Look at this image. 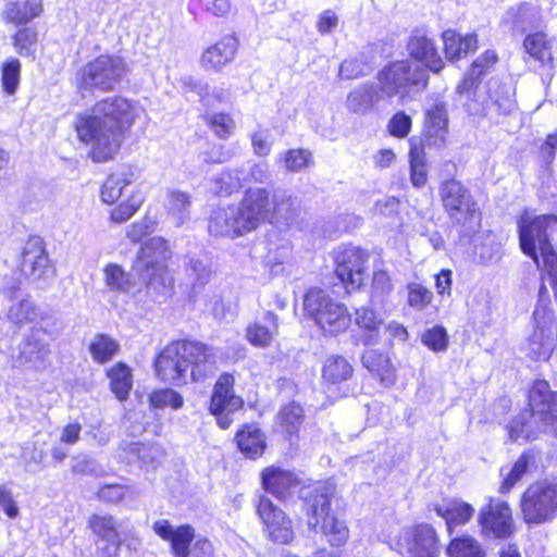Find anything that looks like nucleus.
I'll list each match as a JSON object with an SVG mask.
<instances>
[{
    "mask_svg": "<svg viewBox=\"0 0 557 557\" xmlns=\"http://www.w3.org/2000/svg\"><path fill=\"white\" fill-rule=\"evenodd\" d=\"M138 119L139 109L134 100L112 95L97 100L91 113L77 114L74 131L81 143L90 145L88 158L104 163L115 158Z\"/></svg>",
    "mask_w": 557,
    "mask_h": 557,
    "instance_id": "1",
    "label": "nucleus"
},
{
    "mask_svg": "<svg viewBox=\"0 0 557 557\" xmlns=\"http://www.w3.org/2000/svg\"><path fill=\"white\" fill-rule=\"evenodd\" d=\"M153 370L164 383H205L218 370L216 348L197 338L172 339L156 355Z\"/></svg>",
    "mask_w": 557,
    "mask_h": 557,
    "instance_id": "2",
    "label": "nucleus"
},
{
    "mask_svg": "<svg viewBox=\"0 0 557 557\" xmlns=\"http://www.w3.org/2000/svg\"><path fill=\"white\" fill-rule=\"evenodd\" d=\"M336 486L332 482H318L305 498V517L311 530H320L329 547L318 548L315 557H342L349 540L347 524L332 510Z\"/></svg>",
    "mask_w": 557,
    "mask_h": 557,
    "instance_id": "3",
    "label": "nucleus"
},
{
    "mask_svg": "<svg viewBox=\"0 0 557 557\" xmlns=\"http://www.w3.org/2000/svg\"><path fill=\"white\" fill-rule=\"evenodd\" d=\"M556 228V214L544 213L532 216L525 209L517 218V234L522 253L537 265L541 257L548 275H552L557 267V251L554 245Z\"/></svg>",
    "mask_w": 557,
    "mask_h": 557,
    "instance_id": "4",
    "label": "nucleus"
},
{
    "mask_svg": "<svg viewBox=\"0 0 557 557\" xmlns=\"http://www.w3.org/2000/svg\"><path fill=\"white\" fill-rule=\"evenodd\" d=\"M271 214L270 194L265 188L248 189L236 213L220 210L210 219L209 228L215 236L235 238L258 227Z\"/></svg>",
    "mask_w": 557,
    "mask_h": 557,
    "instance_id": "5",
    "label": "nucleus"
},
{
    "mask_svg": "<svg viewBox=\"0 0 557 557\" xmlns=\"http://www.w3.org/2000/svg\"><path fill=\"white\" fill-rule=\"evenodd\" d=\"M302 312L325 337L345 334L352 322L348 306L320 286H310L305 290Z\"/></svg>",
    "mask_w": 557,
    "mask_h": 557,
    "instance_id": "6",
    "label": "nucleus"
},
{
    "mask_svg": "<svg viewBox=\"0 0 557 557\" xmlns=\"http://www.w3.org/2000/svg\"><path fill=\"white\" fill-rule=\"evenodd\" d=\"M129 73L126 60L115 53H101L82 66L74 75L73 85L81 96L85 94L112 92Z\"/></svg>",
    "mask_w": 557,
    "mask_h": 557,
    "instance_id": "7",
    "label": "nucleus"
},
{
    "mask_svg": "<svg viewBox=\"0 0 557 557\" xmlns=\"http://www.w3.org/2000/svg\"><path fill=\"white\" fill-rule=\"evenodd\" d=\"M438 198L451 227L468 236L481 227L482 212L469 187L455 177L438 185Z\"/></svg>",
    "mask_w": 557,
    "mask_h": 557,
    "instance_id": "8",
    "label": "nucleus"
},
{
    "mask_svg": "<svg viewBox=\"0 0 557 557\" xmlns=\"http://www.w3.org/2000/svg\"><path fill=\"white\" fill-rule=\"evenodd\" d=\"M521 518L525 524H544L557 518V479L530 483L520 497Z\"/></svg>",
    "mask_w": 557,
    "mask_h": 557,
    "instance_id": "9",
    "label": "nucleus"
},
{
    "mask_svg": "<svg viewBox=\"0 0 557 557\" xmlns=\"http://www.w3.org/2000/svg\"><path fill=\"white\" fill-rule=\"evenodd\" d=\"M171 256L172 252L165 239L149 238L140 246L134 269L147 286L172 287L174 281L169 269Z\"/></svg>",
    "mask_w": 557,
    "mask_h": 557,
    "instance_id": "10",
    "label": "nucleus"
},
{
    "mask_svg": "<svg viewBox=\"0 0 557 557\" xmlns=\"http://www.w3.org/2000/svg\"><path fill=\"white\" fill-rule=\"evenodd\" d=\"M375 78L381 96L391 99L398 95H408L413 88L426 89L430 76L424 69L413 66L408 59H401L385 64Z\"/></svg>",
    "mask_w": 557,
    "mask_h": 557,
    "instance_id": "11",
    "label": "nucleus"
},
{
    "mask_svg": "<svg viewBox=\"0 0 557 557\" xmlns=\"http://www.w3.org/2000/svg\"><path fill=\"white\" fill-rule=\"evenodd\" d=\"M333 274L346 294L361 290L369 276L370 253L351 244L343 245L331 253Z\"/></svg>",
    "mask_w": 557,
    "mask_h": 557,
    "instance_id": "12",
    "label": "nucleus"
},
{
    "mask_svg": "<svg viewBox=\"0 0 557 557\" xmlns=\"http://www.w3.org/2000/svg\"><path fill=\"white\" fill-rule=\"evenodd\" d=\"M246 401L244 397L236 392V375L234 371H223L214 380L207 410L216 422L221 430H228L234 423L232 414L244 410Z\"/></svg>",
    "mask_w": 557,
    "mask_h": 557,
    "instance_id": "13",
    "label": "nucleus"
},
{
    "mask_svg": "<svg viewBox=\"0 0 557 557\" xmlns=\"http://www.w3.org/2000/svg\"><path fill=\"white\" fill-rule=\"evenodd\" d=\"M152 530L169 544L174 557H190L193 544L197 552L195 557H214L213 543L206 536L196 539V529L190 523L173 527L168 519H159L153 522Z\"/></svg>",
    "mask_w": 557,
    "mask_h": 557,
    "instance_id": "14",
    "label": "nucleus"
},
{
    "mask_svg": "<svg viewBox=\"0 0 557 557\" xmlns=\"http://www.w3.org/2000/svg\"><path fill=\"white\" fill-rule=\"evenodd\" d=\"M260 481L263 491L281 503H286L298 493L305 512V498L318 482H330L329 480H313L305 483L298 474L280 466H268L260 472Z\"/></svg>",
    "mask_w": 557,
    "mask_h": 557,
    "instance_id": "15",
    "label": "nucleus"
},
{
    "mask_svg": "<svg viewBox=\"0 0 557 557\" xmlns=\"http://www.w3.org/2000/svg\"><path fill=\"white\" fill-rule=\"evenodd\" d=\"M476 522L480 535L485 540L506 541L511 539L517 531L510 504L496 497H488L486 503L480 507Z\"/></svg>",
    "mask_w": 557,
    "mask_h": 557,
    "instance_id": "16",
    "label": "nucleus"
},
{
    "mask_svg": "<svg viewBox=\"0 0 557 557\" xmlns=\"http://www.w3.org/2000/svg\"><path fill=\"white\" fill-rule=\"evenodd\" d=\"M255 510L269 541L278 545H288L295 540L293 519L270 497L260 495L256 502Z\"/></svg>",
    "mask_w": 557,
    "mask_h": 557,
    "instance_id": "17",
    "label": "nucleus"
},
{
    "mask_svg": "<svg viewBox=\"0 0 557 557\" xmlns=\"http://www.w3.org/2000/svg\"><path fill=\"white\" fill-rule=\"evenodd\" d=\"M396 546L409 557H440L442 549L436 529L428 522L405 528L397 536Z\"/></svg>",
    "mask_w": 557,
    "mask_h": 557,
    "instance_id": "18",
    "label": "nucleus"
},
{
    "mask_svg": "<svg viewBox=\"0 0 557 557\" xmlns=\"http://www.w3.org/2000/svg\"><path fill=\"white\" fill-rule=\"evenodd\" d=\"M16 269L21 277L29 281L46 280L54 275L55 269L49 259L42 237L28 236L22 247Z\"/></svg>",
    "mask_w": 557,
    "mask_h": 557,
    "instance_id": "19",
    "label": "nucleus"
},
{
    "mask_svg": "<svg viewBox=\"0 0 557 557\" xmlns=\"http://www.w3.org/2000/svg\"><path fill=\"white\" fill-rule=\"evenodd\" d=\"M500 61L496 49L487 48L474 58L468 65L462 77L456 85V94L475 97L483 79L491 74Z\"/></svg>",
    "mask_w": 557,
    "mask_h": 557,
    "instance_id": "20",
    "label": "nucleus"
},
{
    "mask_svg": "<svg viewBox=\"0 0 557 557\" xmlns=\"http://www.w3.org/2000/svg\"><path fill=\"white\" fill-rule=\"evenodd\" d=\"M527 409L545 425L557 422V391L550 389L547 380L536 379L532 382L527 393Z\"/></svg>",
    "mask_w": 557,
    "mask_h": 557,
    "instance_id": "21",
    "label": "nucleus"
},
{
    "mask_svg": "<svg viewBox=\"0 0 557 557\" xmlns=\"http://www.w3.org/2000/svg\"><path fill=\"white\" fill-rule=\"evenodd\" d=\"M238 49L239 40L235 34L223 35L202 50L200 67L206 72L221 73L235 61Z\"/></svg>",
    "mask_w": 557,
    "mask_h": 557,
    "instance_id": "22",
    "label": "nucleus"
},
{
    "mask_svg": "<svg viewBox=\"0 0 557 557\" xmlns=\"http://www.w3.org/2000/svg\"><path fill=\"white\" fill-rule=\"evenodd\" d=\"M448 124V104L437 99L424 111L422 137L417 143L425 144V147L444 146L447 141Z\"/></svg>",
    "mask_w": 557,
    "mask_h": 557,
    "instance_id": "23",
    "label": "nucleus"
},
{
    "mask_svg": "<svg viewBox=\"0 0 557 557\" xmlns=\"http://www.w3.org/2000/svg\"><path fill=\"white\" fill-rule=\"evenodd\" d=\"M410 60L420 63L425 72L440 74L446 66L434 39L425 35H413L407 44Z\"/></svg>",
    "mask_w": 557,
    "mask_h": 557,
    "instance_id": "24",
    "label": "nucleus"
},
{
    "mask_svg": "<svg viewBox=\"0 0 557 557\" xmlns=\"http://www.w3.org/2000/svg\"><path fill=\"white\" fill-rule=\"evenodd\" d=\"M441 39L445 59L450 63L466 59L480 48L479 35L475 32L461 34L456 29L448 28L441 33Z\"/></svg>",
    "mask_w": 557,
    "mask_h": 557,
    "instance_id": "25",
    "label": "nucleus"
},
{
    "mask_svg": "<svg viewBox=\"0 0 557 557\" xmlns=\"http://www.w3.org/2000/svg\"><path fill=\"white\" fill-rule=\"evenodd\" d=\"M555 39L544 29L528 33L522 39V50L528 55L525 61H533L541 67H552L554 64Z\"/></svg>",
    "mask_w": 557,
    "mask_h": 557,
    "instance_id": "26",
    "label": "nucleus"
},
{
    "mask_svg": "<svg viewBox=\"0 0 557 557\" xmlns=\"http://www.w3.org/2000/svg\"><path fill=\"white\" fill-rule=\"evenodd\" d=\"M237 450L247 459L258 460L267 450V437L257 422H246L234 434Z\"/></svg>",
    "mask_w": 557,
    "mask_h": 557,
    "instance_id": "27",
    "label": "nucleus"
},
{
    "mask_svg": "<svg viewBox=\"0 0 557 557\" xmlns=\"http://www.w3.org/2000/svg\"><path fill=\"white\" fill-rule=\"evenodd\" d=\"M362 366L385 386L394 385L397 380L396 368L389 352L381 348L366 349L360 357Z\"/></svg>",
    "mask_w": 557,
    "mask_h": 557,
    "instance_id": "28",
    "label": "nucleus"
},
{
    "mask_svg": "<svg viewBox=\"0 0 557 557\" xmlns=\"http://www.w3.org/2000/svg\"><path fill=\"white\" fill-rule=\"evenodd\" d=\"M354 323L359 333L358 343L370 346L380 341L384 320L375 308L369 305L355 308Z\"/></svg>",
    "mask_w": 557,
    "mask_h": 557,
    "instance_id": "29",
    "label": "nucleus"
},
{
    "mask_svg": "<svg viewBox=\"0 0 557 557\" xmlns=\"http://www.w3.org/2000/svg\"><path fill=\"white\" fill-rule=\"evenodd\" d=\"M44 12V0H10L4 4L1 17L7 25L18 27L39 18Z\"/></svg>",
    "mask_w": 557,
    "mask_h": 557,
    "instance_id": "30",
    "label": "nucleus"
},
{
    "mask_svg": "<svg viewBox=\"0 0 557 557\" xmlns=\"http://www.w3.org/2000/svg\"><path fill=\"white\" fill-rule=\"evenodd\" d=\"M355 376V367L342 354L329 355L321 367V382L324 386H338Z\"/></svg>",
    "mask_w": 557,
    "mask_h": 557,
    "instance_id": "31",
    "label": "nucleus"
},
{
    "mask_svg": "<svg viewBox=\"0 0 557 557\" xmlns=\"http://www.w3.org/2000/svg\"><path fill=\"white\" fill-rule=\"evenodd\" d=\"M434 510L438 517L444 519L449 535L455 532L457 527L470 522L474 516L473 506L457 498L449 499L445 506L436 505Z\"/></svg>",
    "mask_w": 557,
    "mask_h": 557,
    "instance_id": "32",
    "label": "nucleus"
},
{
    "mask_svg": "<svg viewBox=\"0 0 557 557\" xmlns=\"http://www.w3.org/2000/svg\"><path fill=\"white\" fill-rule=\"evenodd\" d=\"M425 149V144L417 143V138L409 139V180L417 189L423 188L429 181V162Z\"/></svg>",
    "mask_w": 557,
    "mask_h": 557,
    "instance_id": "33",
    "label": "nucleus"
},
{
    "mask_svg": "<svg viewBox=\"0 0 557 557\" xmlns=\"http://www.w3.org/2000/svg\"><path fill=\"white\" fill-rule=\"evenodd\" d=\"M305 419V410L299 403L292 400L280 408L277 424L287 441L298 440Z\"/></svg>",
    "mask_w": 557,
    "mask_h": 557,
    "instance_id": "34",
    "label": "nucleus"
},
{
    "mask_svg": "<svg viewBox=\"0 0 557 557\" xmlns=\"http://www.w3.org/2000/svg\"><path fill=\"white\" fill-rule=\"evenodd\" d=\"M109 388L116 399L125 401L133 388V370L124 361H117L106 369Z\"/></svg>",
    "mask_w": 557,
    "mask_h": 557,
    "instance_id": "35",
    "label": "nucleus"
},
{
    "mask_svg": "<svg viewBox=\"0 0 557 557\" xmlns=\"http://www.w3.org/2000/svg\"><path fill=\"white\" fill-rule=\"evenodd\" d=\"M49 354V345L30 333L22 341L17 359L20 364L37 369L39 366H46Z\"/></svg>",
    "mask_w": 557,
    "mask_h": 557,
    "instance_id": "36",
    "label": "nucleus"
},
{
    "mask_svg": "<svg viewBox=\"0 0 557 557\" xmlns=\"http://www.w3.org/2000/svg\"><path fill=\"white\" fill-rule=\"evenodd\" d=\"M135 180L133 170L126 166L122 171L110 173L100 187V199L107 205H115L121 198L123 189Z\"/></svg>",
    "mask_w": 557,
    "mask_h": 557,
    "instance_id": "37",
    "label": "nucleus"
},
{
    "mask_svg": "<svg viewBox=\"0 0 557 557\" xmlns=\"http://www.w3.org/2000/svg\"><path fill=\"white\" fill-rule=\"evenodd\" d=\"M119 341L107 333H97L88 344V351L94 362L106 364L119 355Z\"/></svg>",
    "mask_w": 557,
    "mask_h": 557,
    "instance_id": "38",
    "label": "nucleus"
},
{
    "mask_svg": "<svg viewBox=\"0 0 557 557\" xmlns=\"http://www.w3.org/2000/svg\"><path fill=\"white\" fill-rule=\"evenodd\" d=\"M22 82V62L16 57H9L0 63V87L7 97H14Z\"/></svg>",
    "mask_w": 557,
    "mask_h": 557,
    "instance_id": "39",
    "label": "nucleus"
},
{
    "mask_svg": "<svg viewBox=\"0 0 557 557\" xmlns=\"http://www.w3.org/2000/svg\"><path fill=\"white\" fill-rule=\"evenodd\" d=\"M265 319L272 323V327L269 329L261 323L253 322L247 325L246 339L247 342L258 348H268L271 346L275 334L277 333L278 322L277 315L273 311L265 313Z\"/></svg>",
    "mask_w": 557,
    "mask_h": 557,
    "instance_id": "40",
    "label": "nucleus"
},
{
    "mask_svg": "<svg viewBox=\"0 0 557 557\" xmlns=\"http://www.w3.org/2000/svg\"><path fill=\"white\" fill-rule=\"evenodd\" d=\"M8 318L16 325H24L45 321L48 314L34 301L24 298L9 308Z\"/></svg>",
    "mask_w": 557,
    "mask_h": 557,
    "instance_id": "41",
    "label": "nucleus"
},
{
    "mask_svg": "<svg viewBox=\"0 0 557 557\" xmlns=\"http://www.w3.org/2000/svg\"><path fill=\"white\" fill-rule=\"evenodd\" d=\"M200 117L211 133L219 139L226 140L232 137L236 131V121L230 112H206Z\"/></svg>",
    "mask_w": 557,
    "mask_h": 557,
    "instance_id": "42",
    "label": "nucleus"
},
{
    "mask_svg": "<svg viewBox=\"0 0 557 557\" xmlns=\"http://www.w3.org/2000/svg\"><path fill=\"white\" fill-rule=\"evenodd\" d=\"M87 527L96 537V541L120 539V524L110 513H91Z\"/></svg>",
    "mask_w": 557,
    "mask_h": 557,
    "instance_id": "43",
    "label": "nucleus"
},
{
    "mask_svg": "<svg viewBox=\"0 0 557 557\" xmlns=\"http://www.w3.org/2000/svg\"><path fill=\"white\" fill-rule=\"evenodd\" d=\"M374 67L373 57L361 52L355 57L345 59L339 64V76L344 79H356L372 72Z\"/></svg>",
    "mask_w": 557,
    "mask_h": 557,
    "instance_id": "44",
    "label": "nucleus"
},
{
    "mask_svg": "<svg viewBox=\"0 0 557 557\" xmlns=\"http://www.w3.org/2000/svg\"><path fill=\"white\" fill-rule=\"evenodd\" d=\"M446 555L447 557H485L480 543L467 533L450 539L446 546Z\"/></svg>",
    "mask_w": 557,
    "mask_h": 557,
    "instance_id": "45",
    "label": "nucleus"
},
{
    "mask_svg": "<svg viewBox=\"0 0 557 557\" xmlns=\"http://www.w3.org/2000/svg\"><path fill=\"white\" fill-rule=\"evenodd\" d=\"M12 46L21 57L35 58L39 35L35 27L22 25L12 35Z\"/></svg>",
    "mask_w": 557,
    "mask_h": 557,
    "instance_id": "46",
    "label": "nucleus"
},
{
    "mask_svg": "<svg viewBox=\"0 0 557 557\" xmlns=\"http://www.w3.org/2000/svg\"><path fill=\"white\" fill-rule=\"evenodd\" d=\"M144 201L145 197L143 194L139 190H134L123 201L110 210V221L113 223H124L128 221L141 208Z\"/></svg>",
    "mask_w": 557,
    "mask_h": 557,
    "instance_id": "47",
    "label": "nucleus"
},
{
    "mask_svg": "<svg viewBox=\"0 0 557 557\" xmlns=\"http://www.w3.org/2000/svg\"><path fill=\"white\" fill-rule=\"evenodd\" d=\"M380 96L372 85H364L360 89L352 90L347 96L349 111L352 113H367Z\"/></svg>",
    "mask_w": 557,
    "mask_h": 557,
    "instance_id": "48",
    "label": "nucleus"
},
{
    "mask_svg": "<svg viewBox=\"0 0 557 557\" xmlns=\"http://www.w3.org/2000/svg\"><path fill=\"white\" fill-rule=\"evenodd\" d=\"M231 0H190L189 12L195 17L210 14L215 17H226L232 11Z\"/></svg>",
    "mask_w": 557,
    "mask_h": 557,
    "instance_id": "49",
    "label": "nucleus"
},
{
    "mask_svg": "<svg viewBox=\"0 0 557 557\" xmlns=\"http://www.w3.org/2000/svg\"><path fill=\"white\" fill-rule=\"evenodd\" d=\"M531 458L532 456L530 451H523L518 457V459L513 462L510 471L500 482L498 487L499 494H508L513 488V486L521 481L523 475L528 472Z\"/></svg>",
    "mask_w": 557,
    "mask_h": 557,
    "instance_id": "50",
    "label": "nucleus"
},
{
    "mask_svg": "<svg viewBox=\"0 0 557 557\" xmlns=\"http://www.w3.org/2000/svg\"><path fill=\"white\" fill-rule=\"evenodd\" d=\"M407 306L413 310L422 311L433 302V292L421 283L410 282L406 285Z\"/></svg>",
    "mask_w": 557,
    "mask_h": 557,
    "instance_id": "51",
    "label": "nucleus"
},
{
    "mask_svg": "<svg viewBox=\"0 0 557 557\" xmlns=\"http://www.w3.org/2000/svg\"><path fill=\"white\" fill-rule=\"evenodd\" d=\"M106 285L114 292H128L134 285L129 273L120 264L109 263L103 269Z\"/></svg>",
    "mask_w": 557,
    "mask_h": 557,
    "instance_id": "52",
    "label": "nucleus"
},
{
    "mask_svg": "<svg viewBox=\"0 0 557 557\" xmlns=\"http://www.w3.org/2000/svg\"><path fill=\"white\" fill-rule=\"evenodd\" d=\"M148 401L151 408L161 409L170 407L177 410L183 407V396L172 388H158L152 391L148 396Z\"/></svg>",
    "mask_w": 557,
    "mask_h": 557,
    "instance_id": "53",
    "label": "nucleus"
},
{
    "mask_svg": "<svg viewBox=\"0 0 557 557\" xmlns=\"http://www.w3.org/2000/svg\"><path fill=\"white\" fill-rule=\"evenodd\" d=\"M412 125V117L406 111L398 110L387 121L386 131L392 137L404 139L411 133Z\"/></svg>",
    "mask_w": 557,
    "mask_h": 557,
    "instance_id": "54",
    "label": "nucleus"
},
{
    "mask_svg": "<svg viewBox=\"0 0 557 557\" xmlns=\"http://www.w3.org/2000/svg\"><path fill=\"white\" fill-rule=\"evenodd\" d=\"M283 161L287 171L300 172L313 163V158L310 150L296 148L286 150Z\"/></svg>",
    "mask_w": 557,
    "mask_h": 557,
    "instance_id": "55",
    "label": "nucleus"
},
{
    "mask_svg": "<svg viewBox=\"0 0 557 557\" xmlns=\"http://www.w3.org/2000/svg\"><path fill=\"white\" fill-rule=\"evenodd\" d=\"M421 342L434 352L444 351L448 347L449 337L447 331L442 325H434L424 331Z\"/></svg>",
    "mask_w": 557,
    "mask_h": 557,
    "instance_id": "56",
    "label": "nucleus"
},
{
    "mask_svg": "<svg viewBox=\"0 0 557 557\" xmlns=\"http://www.w3.org/2000/svg\"><path fill=\"white\" fill-rule=\"evenodd\" d=\"M394 290L392 276L386 269H376L372 273L371 294L373 297H386Z\"/></svg>",
    "mask_w": 557,
    "mask_h": 557,
    "instance_id": "57",
    "label": "nucleus"
},
{
    "mask_svg": "<svg viewBox=\"0 0 557 557\" xmlns=\"http://www.w3.org/2000/svg\"><path fill=\"white\" fill-rule=\"evenodd\" d=\"M128 487L120 483H110L101 485L96 495L99 500L106 504H119L126 497Z\"/></svg>",
    "mask_w": 557,
    "mask_h": 557,
    "instance_id": "58",
    "label": "nucleus"
},
{
    "mask_svg": "<svg viewBox=\"0 0 557 557\" xmlns=\"http://www.w3.org/2000/svg\"><path fill=\"white\" fill-rule=\"evenodd\" d=\"M557 152V129L546 135L544 141L540 146L539 156L542 162L549 166L553 164Z\"/></svg>",
    "mask_w": 557,
    "mask_h": 557,
    "instance_id": "59",
    "label": "nucleus"
},
{
    "mask_svg": "<svg viewBox=\"0 0 557 557\" xmlns=\"http://www.w3.org/2000/svg\"><path fill=\"white\" fill-rule=\"evenodd\" d=\"M507 432L510 441L517 442L519 440L529 441L530 433L528 430V421L527 419L519 414L510 420L507 425Z\"/></svg>",
    "mask_w": 557,
    "mask_h": 557,
    "instance_id": "60",
    "label": "nucleus"
},
{
    "mask_svg": "<svg viewBox=\"0 0 557 557\" xmlns=\"http://www.w3.org/2000/svg\"><path fill=\"white\" fill-rule=\"evenodd\" d=\"M434 286L436 294L444 297H451L453 294V271L450 269H442L434 275Z\"/></svg>",
    "mask_w": 557,
    "mask_h": 557,
    "instance_id": "61",
    "label": "nucleus"
},
{
    "mask_svg": "<svg viewBox=\"0 0 557 557\" xmlns=\"http://www.w3.org/2000/svg\"><path fill=\"white\" fill-rule=\"evenodd\" d=\"M122 539L96 541V557H120Z\"/></svg>",
    "mask_w": 557,
    "mask_h": 557,
    "instance_id": "62",
    "label": "nucleus"
},
{
    "mask_svg": "<svg viewBox=\"0 0 557 557\" xmlns=\"http://www.w3.org/2000/svg\"><path fill=\"white\" fill-rule=\"evenodd\" d=\"M0 508L10 519L18 517L20 509L10 488L0 485Z\"/></svg>",
    "mask_w": 557,
    "mask_h": 557,
    "instance_id": "63",
    "label": "nucleus"
},
{
    "mask_svg": "<svg viewBox=\"0 0 557 557\" xmlns=\"http://www.w3.org/2000/svg\"><path fill=\"white\" fill-rule=\"evenodd\" d=\"M83 426L79 422H69L62 430L60 435V442L66 445H74L81 440Z\"/></svg>",
    "mask_w": 557,
    "mask_h": 557,
    "instance_id": "64",
    "label": "nucleus"
}]
</instances>
